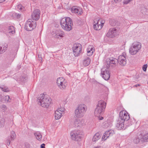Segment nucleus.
<instances>
[{
	"label": "nucleus",
	"mask_w": 148,
	"mask_h": 148,
	"mask_svg": "<svg viewBox=\"0 0 148 148\" xmlns=\"http://www.w3.org/2000/svg\"><path fill=\"white\" fill-rule=\"evenodd\" d=\"M60 25L62 28L67 31H69L72 29L73 25L72 20L69 17L62 18L60 21Z\"/></svg>",
	"instance_id": "1"
},
{
	"label": "nucleus",
	"mask_w": 148,
	"mask_h": 148,
	"mask_svg": "<svg viewBox=\"0 0 148 148\" xmlns=\"http://www.w3.org/2000/svg\"><path fill=\"white\" fill-rule=\"evenodd\" d=\"M51 100L49 97L40 94L37 99L38 103L43 107L47 108L49 105Z\"/></svg>",
	"instance_id": "2"
},
{
	"label": "nucleus",
	"mask_w": 148,
	"mask_h": 148,
	"mask_svg": "<svg viewBox=\"0 0 148 148\" xmlns=\"http://www.w3.org/2000/svg\"><path fill=\"white\" fill-rule=\"evenodd\" d=\"M87 110V108L86 105L83 104H79L75 111V116L77 118L82 117Z\"/></svg>",
	"instance_id": "3"
},
{
	"label": "nucleus",
	"mask_w": 148,
	"mask_h": 148,
	"mask_svg": "<svg viewBox=\"0 0 148 148\" xmlns=\"http://www.w3.org/2000/svg\"><path fill=\"white\" fill-rule=\"evenodd\" d=\"M106 105V103L103 100H101L98 102L97 108L95 111V114L96 116H98L103 114Z\"/></svg>",
	"instance_id": "4"
},
{
	"label": "nucleus",
	"mask_w": 148,
	"mask_h": 148,
	"mask_svg": "<svg viewBox=\"0 0 148 148\" xmlns=\"http://www.w3.org/2000/svg\"><path fill=\"white\" fill-rule=\"evenodd\" d=\"M141 44L140 43L135 42L131 46L129 49V52L131 55L136 54L141 48Z\"/></svg>",
	"instance_id": "5"
},
{
	"label": "nucleus",
	"mask_w": 148,
	"mask_h": 148,
	"mask_svg": "<svg viewBox=\"0 0 148 148\" xmlns=\"http://www.w3.org/2000/svg\"><path fill=\"white\" fill-rule=\"evenodd\" d=\"M82 133L80 130H74L70 133V135L73 140L79 141L83 136Z\"/></svg>",
	"instance_id": "6"
},
{
	"label": "nucleus",
	"mask_w": 148,
	"mask_h": 148,
	"mask_svg": "<svg viewBox=\"0 0 148 148\" xmlns=\"http://www.w3.org/2000/svg\"><path fill=\"white\" fill-rule=\"evenodd\" d=\"M36 26V22L32 21L31 19H29L24 25L25 29L27 31H31L35 28Z\"/></svg>",
	"instance_id": "7"
},
{
	"label": "nucleus",
	"mask_w": 148,
	"mask_h": 148,
	"mask_svg": "<svg viewBox=\"0 0 148 148\" xmlns=\"http://www.w3.org/2000/svg\"><path fill=\"white\" fill-rule=\"evenodd\" d=\"M56 82L59 88L62 90L65 89L67 85L66 80L62 77L58 78Z\"/></svg>",
	"instance_id": "8"
},
{
	"label": "nucleus",
	"mask_w": 148,
	"mask_h": 148,
	"mask_svg": "<svg viewBox=\"0 0 148 148\" xmlns=\"http://www.w3.org/2000/svg\"><path fill=\"white\" fill-rule=\"evenodd\" d=\"M118 62V59L113 58H110L106 59L105 64L107 68H108L110 66H113L116 65Z\"/></svg>",
	"instance_id": "9"
},
{
	"label": "nucleus",
	"mask_w": 148,
	"mask_h": 148,
	"mask_svg": "<svg viewBox=\"0 0 148 148\" xmlns=\"http://www.w3.org/2000/svg\"><path fill=\"white\" fill-rule=\"evenodd\" d=\"M130 118V116L128 113L125 110L121 111L119 113L120 120L124 121H127Z\"/></svg>",
	"instance_id": "10"
},
{
	"label": "nucleus",
	"mask_w": 148,
	"mask_h": 148,
	"mask_svg": "<svg viewBox=\"0 0 148 148\" xmlns=\"http://www.w3.org/2000/svg\"><path fill=\"white\" fill-rule=\"evenodd\" d=\"M74 55L75 56H78L82 52V45L80 44L74 45L73 48Z\"/></svg>",
	"instance_id": "11"
},
{
	"label": "nucleus",
	"mask_w": 148,
	"mask_h": 148,
	"mask_svg": "<svg viewBox=\"0 0 148 148\" xmlns=\"http://www.w3.org/2000/svg\"><path fill=\"white\" fill-rule=\"evenodd\" d=\"M85 125V120L83 119H76L73 122V126L75 127H81Z\"/></svg>",
	"instance_id": "12"
},
{
	"label": "nucleus",
	"mask_w": 148,
	"mask_h": 148,
	"mask_svg": "<svg viewBox=\"0 0 148 148\" xmlns=\"http://www.w3.org/2000/svg\"><path fill=\"white\" fill-rule=\"evenodd\" d=\"M108 68H102L101 69L102 77L106 80H108L110 77V74Z\"/></svg>",
	"instance_id": "13"
},
{
	"label": "nucleus",
	"mask_w": 148,
	"mask_h": 148,
	"mask_svg": "<svg viewBox=\"0 0 148 148\" xmlns=\"http://www.w3.org/2000/svg\"><path fill=\"white\" fill-rule=\"evenodd\" d=\"M117 34L116 29L115 28H112L109 29L106 36L109 38H112L116 36Z\"/></svg>",
	"instance_id": "14"
},
{
	"label": "nucleus",
	"mask_w": 148,
	"mask_h": 148,
	"mask_svg": "<svg viewBox=\"0 0 148 148\" xmlns=\"http://www.w3.org/2000/svg\"><path fill=\"white\" fill-rule=\"evenodd\" d=\"M65 109L63 108H58L56 111L55 113V117L56 120L59 119L62 116V114H64Z\"/></svg>",
	"instance_id": "15"
},
{
	"label": "nucleus",
	"mask_w": 148,
	"mask_h": 148,
	"mask_svg": "<svg viewBox=\"0 0 148 148\" xmlns=\"http://www.w3.org/2000/svg\"><path fill=\"white\" fill-rule=\"evenodd\" d=\"M99 23L100 20L99 18L94 19L93 27L95 30H98L102 28V25H101Z\"/></svg>",
	"instance_id": "16"
},
{
	"label": "nucleus",
	"mask_w": 148,
	"mask_h": 148,
	"mask_svg": "<svg viewBox=\"0 0 148 148\" xmlns=\"http://www.w3.org/2000/svg\"><path fill=\"white\" fill-rule=\"evenodd\" d=\"M40 11L39 10H34L32 15V17L35 21L38 20L40 18Z\"/></svg>",
	"instance_id": "17"
},
{
	"label": "nucleus",
	"mask_w": 148,
	"mask_h": 148,
	"mask_svg": "<svg viewBox=\"0 0 148 148\" xmlns=\"http://www.w3.org/2000/svg\"><path fill=\"white\" fill-rule=\"evenodd\" d=\"M65 36L64 32L61 30H57L55 32V36L58 39H61Z\"/></svg>",
	"instance_id": "18"
},
{
	"label": "nucleus",
	"mask_w": 148,
	"mask_h": 148,
	"mask_svg": "<svg viewBox=\"0 0 148 148\" xmlns=\"http://www.w3.org/2000/svg\"><path fill=\"white\" fill-rule=\"evenodd\" d=\"M118 60L119 63L121 66H125L126 64V58L124 56H119Z\"/></svg>",
	"instance_id": "19"
},
{
	"label": "nucleus",
	"mask_w": 148,
	"mask_h": 148,
	"mask_svg": "<svg viewBox=\"0 0 148 148\" xmlns=\"http://www.w3.org/2000/svg\"><path fill=\"white\" fill-rule=\"evenodd\" d=\"M82 9L77 6H73L71 8V11L73 13H75L78 15H80L82 13Z\"/></svg>",
	"instance_id": "20"
},
{
	"label": "nucleus",
	"mask_w": 148,
	"mask_h": 148,
	"mask_svg": "<svg viewBox=\"0 0 148 148\" xmlns=\"http://www.w3.org/2000/svg\"><path fill=\"white\" fill-rule=\"evenodd\" d=\"M114 133V131L112 130L106 131L104 134L102 136V138L106 140L109 136H112Z\"/></svg>",
	"instance_id": "21"
},
{
	"label": "nucleus",
	"mask_w": 148,
	"mask_h": 148,
	"mask_svg": "<svg viewBox=\"0 0 148 148\" xmlns=\"http://www.w3.org/2000/svg\"><path fill=\"white\" fill-rule=\"evenodd\" d=\"M5 29L6 32L12 34H13L15 33L14 27L13 26H8L6 27Z\"/></svg>",
	"instance_id": "22"
},
{
	"label": "nucleus",
	"mask_w": 148,
	"mask_h": 148,
	"mask_svg": "<svg viewBox=\"0 0 148 148\" xmlns=\"http://www.w3.org/2000/svg\"><path fill=\"white\" fill-rule=\"evenodd\" d=\"M124 121H123V120H120L119 119L116 125V127L118 128V130H121L124 128Z\"/></svg>",
	"instance_id": "23"
},
{
	"label": "nucleus",
	"mask_w": 148,
	"mask_h": 148,
	"mask_svg": "<svg viewBox=\"0 0 148 148\" xmlns=\"http://www.w3.org/2000/svg\"><path fill=\"white\" fill-rule=\"evenodd\" d=\"M10 138H9L7 139V145H9L10 144V142L11 140H13L16 137V134L14 131H12L11 132Z\"/></svg>",
	"instance_id": "24"
},
{
	"label": "nucleus",
	"mask_w": 148,
	"mask_h": 148,
	"mask_svg": "<svg viewBox=\"0 0 148 148\" xmlns=\"http://www.w3.org/2000/svg\"><path fill=\"white\" fill-rule=\"evenodd\" d=\"M112 122L109 120L104 122L102 125V127L103 128H107L111 125Z\"/></svg>",
	"instance_id": "25"
},
{
	"label": "nucleus",
	"mask_w": 148,
	"mask_h": 148,
	"mask_svg": "<svg viewBox=\"0 0 148 148\" xmlns=\"http://www.w3.org/2000/svg\"><path fill=\"white\" fill-rule=\"evenodd\" d=\"M94 51V49H93L92 46H89L87 49V55L88 56H91L92 54Z\"/></svg>",
	"instance_id": "26"
},
{
	"label": "nucleus",
	"mask_w": 148,
	"mask_h": 148,
	"mask_svg": "<svg viewBox=\"0 0 148 148\" xmlns=\"http://www.w3.org/2000/svg\"><path fill=\"white\" fill-rule=\"evenodd\" d=\"M90 60L89 57H86L83 62V64L85 66H88L90 63Z\"/></svg>",
	"instance_id": "27"
},
{
	"label": "nucleus",
	"mask_w": 148,
	"mask_h": 148,
	"mask_svg": "<svg viewBox=\"0 0 148 148\" xmlns=\"http://www.w3.org/2000/svg\"><path fill=\"white\" fill-rule=\"evenodd\" d=\"M101 138V136L100 135L99 133H97L94 136L92 139V140L93 142H95L99 140Z\"/></svg>",
	"instance_id": "28"
},
{
	"label": "nucleus",
	"mask_w": 148,
	"mask_h": 148,
	"mask_svg": "<svg viewBox=\"0 0 148 148\" xmlns=\"http://www.w3.org/2000/svg\"><path fill=\"white\" fill-rule=\"evenodd\" d=\"M36 139L39 140H41L42 138V136L40 133L39 132H37L34 133Z\"/></svg>",
	"instance_id": "29"
},
{
	"label": "nucleus",
	"mask_w": 148,
	"mask_h": 148,
	"mask_svg": "<svg viewBox=\"0 0 148 148\" xmlns=\"http://www.w3.org/2000/svg\"><path fill=\"white\" fill-rule=\"evenodd\" d=\"M142 135L141 134L139 135V136L135 138L134 140V142L135 143L137 144L138 143L140 140H142Z\"/></svg>",
	"instance_id": "30"
},
{
	"label": "nucleus",
	"mask_w": 148,
	"mask_h": 148,
	"mask_svg": "<svg viewBox=\"0 0 148 148\" xmlns=\"http://www.w3.org/2000/svg\"><path fill=\"white\" fill-rule=\"evenodd\" d=\"M142 141L143 142L148 141V133L145 134L142 137Z\"/></svg>",
	"instance_id": "31"
},
{
	"label": "nucleus",
	"mask_w": 148,
	"mask_h": 148,
	"mask_svg": "<svg viewBox=\"0 0 148 148\" xmlns=\"http://www.w3.org/2000/svg\"><path fill=\"white\" fill-rule=\"evenodd\" d=\"M141 12L145 14H148V8H143L141 10Z\"/></svg>",
	"instance_id": "32"
},
{
	"label": "nucleus",
	"mask_w": 148,
	"mask_h": 148,
	"mask_svg": "<svg viewBox=\"0 0 148 148\" xmlns=\"http://www.w3.org/2000/svg\"><path fill=\"white\" fill-rule=\"evenodd\" d=\"M0 87L1 90L3 91L7 92L9 91V89L6 86H0Z\"/></svg>",
	"instance_id": "33"
},
{
	"label": "nucleus",
	"mask_w": 148,
	"mask_h": 148,
	"mask_svg": "<svg viewBox=\"0 0 148 148\" xmlns=\"http://www.w3.org/2000/svg\"><path fill=\"white\" fill-rule=\"evenodd\" d=\"M4 100L5 102H10V99L9 96L7 95L4 98Z\"/></svg>",
	"instance_id": "34"
},
{
	"label": "nucleus",
	"mask_w": 148,
	"mask_h": 148,
	"mask_svg": "<svg viewBox=\"0 0 148 148\" xmlns=\"http://www.w3.org/2000/svg\"><path fill=\"white\" fill-rule=\"evenodd\" d=\"M27 79V76L26 75L23 76L21 78V81L23 82H25Z\"/></svg>",
	"instance_id": "35"
},
{
	"label": "nucleus",
	"mask_w": 148,
	"mask_h": 148,
	"mask_svg": "<svg viewBox=\"0 0 148 148\" xmlns=\"http://www.w3.org/2000/svg\"><path fill=\"white\" fill-rule=\"evenodd\" d=\"M8 47V45L6 43H5L4 46L3 47V49L1 50L2 53H3L7 50Z\"/></svg>",
	"instance_id": "36"
},
{
	"label": "nucleus",
	"mask_w": 148,
	"mask_h": 148,
	"mask_svg": "<svg viewBox=\"0 0 148 148\" xmlns=\"http://www.w3.org/2000/svg\"><path fill=\"white\" fill-rule=\"evenodd\" d=\"M1 108L3 112L5 111L7 109L6 106L4 104H3L1 106Z\"/></svg>",
	"instance_id": "37"
},
{
	"label": "nucleus",
	"mask_w": 148,
	"mask_h": 148,
	"mask_svg": "<svg viewBox=\"0 0 148 148\" xmlns=\"http://www.w3.org/2000/svg\"><path fill=\"white\" fill-rule=\"evenodd\" d=\"M23 8H24L22 6L21 4L18 5L17 6V8L18 10H22Z\"/></svg>",
	"instance_id": "38"
},
{
	"label": "nucleus",
	"mask_w": 148,
	"mask_h": 148,
	"mask_svg": "<svg viewBox=\"0 0 148 148\" xmlns=\"http://www.w3.org/2000/svg\"><path fill=\"white\" fill-rule=\"evenodd\" d=\"M132 0H124L123 2V3L125 4H127L129 3Z\"/></svg>",
	"instance_id": "39"
},
{
	"label": "nucleus",
	"mask_w": 148,
	"mask_h": 148,
	"mask_svg": "<svg viewBox=\"0 0 148 148\" xmlns=\"http://www.w3.org/2000/svg\"><path fill=\"white\" fill-rule=\"evenodd\" d=\"M147 64L144 65L143 67V70L144 71L146 70L147 68Z\"/></svg>",
	"instance_id": "40"
},
{
	"label": "nucleus",
	"mask_w": 148,
	"mask_h": 148,
	"mask_svg": "<svg viewBox=\"0 0 148 148\" xmlns=\"http://www.w3.org/2000/svg\"><path fill=\"white\" fill-rule=\"evenodd\" d=\"M4 123L0 122V128L3 127L4 126Z\"/></svg>",
	"instance_id": "41"
},
{
	"label": "nucleus",
	"mask_w": 148,
	"mask_h": 148,
	"mask_svg": "<svg viewBox=\"0 0 148 148\" xmlns=\"http://www.w3.org/2000/svg\"><path fill=\"white\" fill-rule=\"evenodd\" d=\"M15 16H16L17 18H19L21 16V14H19L15 13Z\"/></svg>",
	"instance_id": "42"
},
{
	"label": "nucleus",
	"mask_w": 148,
	"mask_h": 148,
	"mask_svg": "<svg viewBox=\"0 0 148 148\" xmlns=\"http://www.w3.org/2000/svg\"><path fill=\"white\" fill-rule=\"evenodd\" d=\"M45 144H42L41 145V148H45Z\"/></svg>",
	"instance_id": "43"
},
{
	"label": "nucleus",
	"mask_w": 148,
	"mask_h": 148,
	"mask_svg": "<svg viewBox=\"0 0 148 148\" xmlns=\"http://www.w3.org/2000/svg\"><path fill=\"white\" fill-rule=\"evenodd\" d=\"M104 23L103 22V21H100L99 23L101 25H102V26L103 25Z\"/></svg>",
	"instance_id": "44"
},
{
	"label": "nucleus",
	"mask_w": 148,
	"mask_h": 148,
	"mask_svg": "<svg viewBox=\"0 0 148 148\" xmlns=\"http://www.w3.org/2000/svg\"><path fill=\"white\" fill-rule=\"evenodd\" d=\"M114 1L116 3H118V2H120L121 0H114Z\"/></svg>",
	"instance_id": "45"
},
{
	"label": "nucleus",
	"mask_w": 148,
	"mask_h": 148,
	"mask_svg": "<svg viewBox=\"0 0 148 148\" xmlns=\"http://www.w3.org/2000/svg\"><path fill=\"white\" fill-rule=\"evenodd\" d=\"M98 119L99 120H102L103 119V117H100L98 118Z\"/></svg>",
	"instance_id": "46"
},
{
	"label": "nucleus",
	"mask_w": 148,
	"mask_h": 148,
	"mask_svg": "<svg viewBox=\"0 0 148 148\" xmlns=\"http://www.w3.org/2000/svg\"><path fill=\"white\" fill-rule=\"evenodd\" d=\"M111 21H110V24L112 25V26H114L115 25V24L114 23H113V24H112L111 23Z\"/></svg>",
	"instance_id": "47"
},
{
	"label": "nucleus",
	"mask_w": 148,
	"mask_h": 148,
	"mask_svg": "<svg viewBox=\"0 0 148 148\" xmlns=\"http://www.w3.org/2000/svg\"><path fill=\"white\" fill-rule=\"evenodd\" d=\"M2 47H0V54L1 53H2Z\"/></svg>",
	"instance_id": "48"
},
{
	"label": "nucleus",
	"mask_w": 148,
	"mask_h": 148,
	"mask_svg": "<svg viewBox=\"0 0 148 148\" xmlns=\"http://www.w3.org/2000/svg\"><path fill=\"white\" fill-rule=\"evenodd\" d=\"M5 0H0V3H2Z\"/></svg>",
	"instance_id": "49"
},
{
	"label": "nucleus",
	"mask_w": 148,
	"mask_h": 148,
	"mask_svg": "<svg viewBox=\"0 0 148 148\" xmlns=\"http://www.w3.org/2000/svg\"><path fill=\"white\" fill-rule=\"evenodd\" d=\"M95 148H99V147H95Z\"/></svg>",
	"instance_id": "50"
}]
</instances>
